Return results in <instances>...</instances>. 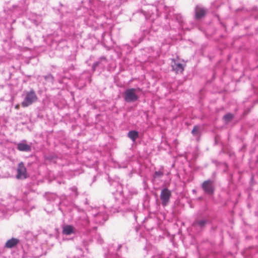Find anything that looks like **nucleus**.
Segmentation results:
<instances>
[{
  "mask_svg": "<svg viewBox=\"0 0 258 258\" xmlns=\"http://www.w3.org/2000/svg\"><path fill=\"white\" fill-rule=\"evenodd\" d=\"M127 136L133 142H135L139 137V133L136 131H131L128 133Z\"/></svg>",
  "mask_w": 258,
  "mask_h": 258,
  "instance_id": "4468645a",
  "label": "nucleus"
},
{
  "mask_svg": "<svg viewBox=\"0 0 258 258\" xmlns=\"http://www.w3.org/2000/svg\"><path fill=\"white\" fill-rule=\"evenodd\" d=\"M193 191H194V192H195L196 190H193Z\"/></svg>",
  "mask_w": 258,
  "mask_h": 258,
  "instance_id": "a878e982",
  "label": "nucleus"
},
{
  "mask_svg": "<svg viewBox=\"0 0 258 258\" xmlns=\"http://www.w3.org/2000/svg\"><path fill=\"white\" fill-rule=\"evenodd\" d=\"M17 149L22 152H30L31 151V146L27 144L26 140H23L17 144Z\"/></svg>",
  "mask_w": 258,
  "mask_h": 258,
  "instance_id": "1a4fd4ad",
  "label": "nucleus"
},
{
  "mask_svg": "<svg viewBox=\"0 0 258 258\" xmlns=\"http://www.w3.org/2000/svg\"><path fill=\"white\" fill-rule=\"evenodd\" d=\"M48 78H52V76L51 75H49L48 76H47Z\"/></svg>",
  "mask_w": 258,
  "mask_h": 258,
  "instance_id": "b1692460",
  "label": "nucleus"
},
{
  "mask_svg": "<svg viewBox=\"0 0 258 258\" xmlns=\"http://www.w3.org/2000/svg\"><path fill=\"white\" fill-rule=\"evenodd\" d=\"M171 66L172 68V70L176 74H181L184 70V67L182 64L176 61L174 59H172Z\"/></svg>",
  "mask_w": 258,
  "mask_h": 258,
  "instance_id": "6e6552de",
  "label": "nucleus"
},
{
  "mask_svg": "<svg viewBox=\"0 0 258 258\" xmlns=\"http://www.w3.org/2000/svg\"><path fill=\"white\" fill-rule=\"evenodd\" d=\"M27 39H29V40H30V36H28V37H27Z\"/></svg>",
  "mask_w": 258,
  "mask_h": 258,
  "instance_id": "393cba45",
  "label": "nucleus"
},
{
  "mask_svg": "<svg viewBox=\"0 0 258 258\" xmlns=\"http://www.w3.org/2000/svg\"><path fill=\"white\" fill-rule=\"evenodd\" d=\"M34 207L32 206L29 202H24V205L23 206V209L25 211H29L32 210Z\"/></svg>",
  "mask_w": 258,
  "mask_h": 258,
  "instance_id": "2eb2a0df",
  "label": "nucleus"
},
{
  "mask_svg": "<svg viewBox=\"0 0 258 258\" xmlns=\"http://www.w3.org/2000/svg\"><path fill=\"white\" fill-rule=\"evenodd\" d=\"M19 242V239L12 238L8 240L5 244V247L7 248H13Z\"/></svg>",
  "mask_w": 258,
  "mask_h": 258,
  "instance_id": "f8f14e48",
  "label": "nucleus"
},
{
  "mask_svg": "<svg viewBox=\"0 0 258 258\" xmlns=\"http://www.w3.org/2000/svg\"><path fill=\"white\" fill-rule=\"evenodd\" d=\"M101 60H104V61H106V59H105V58L104 57H102V58H101Z\"/></svg>",
  "mask_w": 258,
  "mask_h": 258,
  "instance_id": "5701e85b",
  "label": "nucleus"
},
{
  "mask_svg": "<svg viewBox=\"0 0 258 258\" xmlns=\"http://www.w3.org/2000/svg\"><path fill=\"white\" fill-rule=\"evenodd\" d=\"M100 64H101V62L100 61H96V62H95L93 64V67H92L93 71H94L96 70V69L97 68V67L98 66H99Z\"/></svg>",
  "mask_w": 258,
  "mask_h": 258,
  "instance_id": "4be33fe9",
  "label": "nucleus"
},
{
  "mask_svg": "<svg viewBox=\"0 0 258 258\" xmlns=\"http://www.w3.org/2000/svg\"><path fill=\"white\" fill-rule=\"evenodd\" d=\"M233 117V116L232 114L228 113L224 115L223 118L226 122H228L232 119Z\"/></svg>",
  "mask_w": 258,
  "mask_h": 258,
  "instance_id": "6ab92c4d",
  "label": "nucleus"
},
{
  "mask_svg": "<svg viewBox=\"0 0 258 258\" xmlns=\"http://www.w3.org/2000/svg\"><path fill=\"white\" fill-rule=\"evenodd\" d=\"M81 221H78V223L79 224H80L83 226H87L89 223L88 217L85 214H83V215L81 217Z\"/></svg>",
  "mask_w": 258,
  "mask_h": 258,
  "instance_id": "ddd939ff",
  "label": "nucleus"
},
{
  "mask_svg": "<svg viewBox=\"0 0 258 258\" xmlns=\"http://www.w3.org/2000/svg\"><path fill=\"white\" fill-rule=\"evenodd\" d=\"M75 233V230L73 226L67 225L62 228V233L65 235H70Z\"/></svg>",
  "mask_w": 258,
  "mask_h": 258,
  "instance_id": "9b49d317",
  "label": "nucleus"
},
{
  "mask_svg": "<svg viewBox=\"0 0 258 258\" xmlns=\"http://www.w3.org/2000/svg\"><path fill=\"white\" fill-rule=\"evenodd\" d=\"M206 14L205 10L199 6H197L195 9V18L197 19H200L202 18Z\"/></svg>",
  "mask_w": 258,
  "mask_h": 258,
  "instance_id": "9d476101",
  "label": "nucleus"
},
{
  "mask_svg": "<svg viewBox=\"0 0 258 258\" xmlns=\"http://www.w3.org/2000/svg\"><path fill=\"white\" fill-rule=\"evenodd\" d=\"M171 197V192L167 188L162 189L160 194V199L161 204L163 207L168 205L170 198Z\"/></svg>",
  "mask_w": 258,
  "mask_h": 258,
  "instance_id": "20e7f679",
  "label": "nucleus"
},
{
  "mask_svg": "<svg viewBox=\"0 0 258 258\" xmlns=\"http://www.w3.org/2000/svg\"><path fill=\"white\" fill-rule=\"evenodd\" d=\"M70 190L72 191V193L71 195L72 197H76L78 195V193L77 191V188L76 186H73L70 188Z\"/></svg>",
  "mask_w": 258,
  "mask_h": 258,
  "instance_id": "a211bd4d",
  "label": "nucleus"
},
{
  "mask_svg": "<svg viewBox=\"0 0 258 258\" xmlns=\"http://www.w3.org/2000/svg\"><path fill=\"white\" fill-rule=\"evenodd\" d=\"M199 132V127L195 126L192 130V134L194 136H198Z\"/></svg>",
  "mask_w": 258,
  "mask_h": 258,
  "instance_id": "412c9836",
  "label": "nucleus"
},
{
  "mask_svg": "<svg viewBox=\"0 0 258 258\" xmlns=\"http://www.w3.org/2000/svg\"><path fill=\"white\" fill-rule=\"evenodd\" d=\"M106 7L103 2H99L97 6L93 10L94 17L97 18L99 16H104L107 13Z\"/></svg>",
  "mask_w": 258,
  "mask_h": 258,
  "instance_id": "39448f33",
  "label": "nucleus"
},
{
  "mask_svg": "<svg viewBox=\"0 0 258 258\" xmlns=\"http://www.w3.org/2000/svg\"><path fill=\"white\" fill-rule=\"evenodd\" d=\"M174 19L176 20L179 25L183 22V18L180 14H176L174 16Z\"/></svg>",
  "mask_w": 258,
  "mask_h": 258,
  "instance_id": "dca6fc26",
  "label": "nucleus"
},
{
  "mask_svg": "<svg viewBox=\"0 0 258 258\" xmlns=\"http://www.w3.org/2000/svg\"><path fill=\"white\" fill-rule=\"evenodd\" d=\"M91 214L95 218V222L96 223H102L106 220L107 215L106 212L99 211L98 212L97 209L93 210Z\"/></svg>",
  "mask_w": 258,
  "mask_h": 258,
  "instance_id": "7ed1b4c3",
  "label": "nucleus"
},
{
  "mask_svg": "<svg viewBox=\"0 0 258 258\" xmlns=\"http://www.w3.org/2000/svg\"><path fill=\"white\" fill-rule=\"evenodd\" d=\"M37 100V96L34 90H31L25 93V97L21 105L23 107H26L35 102Z\"/></svg>",
  "mask_w": 258,
  "mask_h": 258,
  "instance_id": "f257e3e1",
  "label": "nucleus"
},
{
  "mask_svg": "<svg viewBox=\"0 0 258 258\" xmlns=\"http://www.w3.org/2000/svg\"><path fill=\"white\" fill-rule=\"evenodd\" d=\"M141 91V89L138 88H130L125 90L124 94V99L126 102H132L137 101L139 97L137 94V92Z\"/></svg>",
  "mask_w": 258,
  "mask_h": 258,
  "instance_id": "f03ea898",
  "label": "nucleus"
},
{
  "mask_svg": "<svg viewBox=\"0 0 258 258\" xmlns=\"http://www.w3.org/2000/svg\"><path fill=\"white\" fill-rule=\"evenodd\" d=\"M202 187L205 192L207 194L211 195L214 191L213 182L211 180L205 181L202 185Z\"/></svg>",
  "mask_w": 258,
  "mask_h": 258,
  "instance_id": "423d86ee",
  "label": "nucleus"
},
{
  "mask_svg": "<svg viewBox=\"0 0 258 258\" xmlns=\"http://www.w3.org/2000/svg\"><path fill=\"white\" fill-rule=\"evenodd\" d=\"M16 177L20 179H25L27 177V170L22 162L18 164Z\"/></svg>",
  "mask_w": 258,
  "mask_h": 258,
  "instance_id": "0eeeda50",
  "label": "nucleus"
},
{
  "mask_svg": "<svg viewBox=\"0 0 258 258\" xmlns=\"http://www.w3.org/2000/svg\"><path fill=\"white\" fill-rule=\"evenodd\" d=\"M207 221L205 220H201L195 222L193 224L194 226L199 225L201 227H203L206 224Z\"/></svg>",
  "mask_w": 258,
  "mask_h": 258,
  "instance_id": "f3484780",
  "label": "nucleus"
},
{
  "mask_svg": "<svg viewBox=\"0 0 258 258\" xmlns=\"http://www.w3.org/2000/svg\"><path fill=\"white\" fill-rule=\"evenodd\" d=\"M163 172L161 171H155L154 174V178H156L161 177L163 175Z\"/></svg>",
  "mask_w": 258,
  "mask_h": 258,
  "instance_id": "aec40b11",
  "label": "nucleus"
}]
</instances>
